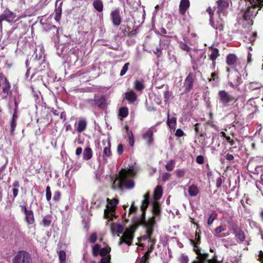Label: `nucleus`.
I'll use <instances>...</instances> for the list:
<instances>
[{
  "instance_id": "obj_49",
  "label": "nucleus",
  "mask_w": 263,
  "mask_h": 263,
  "mask_svg": "<svg viewBox=\"0 0 263 263\" xmlns=\"http://www.w3.org/2000/svg\"><path fill=\"white\" fill-rule=\"evenodd\" d=\"M175 173L177 177H182L185 174V170L183 169H179L175 171Z\"/></svg>"
},
{
  "instance_id": "obj_45",
  "label": "nucleus",
  "mask_w": 263,
  "mask_h": 263,
  "mask_svg": "<svg viewBox=\"0 0 263 263\" xmlns=\"http://www.w3.org/2000/svg\"><path fill=\"white\" fill-rule=\"evenodd\" d=\"M100 249V246L99 244H96L92 248V254L95 256L98 255L99 250Z\"/></svg>"
},
{
  "instance_id": "obj_38",
  "label": "nucleus",
  "mask_w": 263,
  "mask_h": 263,
  "mask_svg": "<svg viewBox=\"0 0 263 263\" xmlns=\"http://www.w3.org/2000/svg\"><path fill=\"white\" fill-rule=\"evenodd\" d=\"M153 212L154 213V216L155 217L156 215H158L159 214L160 212V207L159 204L155 202L153 203Z\"/></svg>"
},
{
  "instance_id": "obj_21",
  "label": "nucleus",
  "mask_w": 263,
  "mask_h": 263,
  "mask_svg": "<svg viewBox=\"0 0 263 263\" xmlns=\"http://www.w3.org/2000/svg\"><path fill=\"white\" fill-rule=\"evenodd\" d=\"M125 98L129 103H133L137 100V96L133 90H130L125 93Z\"/></svg>"
},
{
  "instance_id": "obj_54",
  "label": "nucleus",
  "mask_w": 263,
  "mask_h": 263,
  "mask_svg": "<svg viewBox=\"0 0 263 263\" xmlns=\"http://www.w3.org/2000/svg\"><path fill=\"white\" fill-rule=\"evenodd\" d=\"M184 135V132H183V130L180 129V128H178L176 130V132H175V136L177 137H182L183 135Z\"/></svg>"
},
{
  "instance_id": "obj_36",
  "label": "nucleus",
  "mask_w": 263,
  "mask_h": 263,
  "mask_svg": "<svg viewBox=\"0 0 263 263\" xmlns=\"http://www.w3.org/2000/svg\"><path fill=\"white\" fill-rule=\"evenodd\" d=\"M201 125V124L200 123H196L194 125V130L197 134H198L200 135V137H204L206 136V133L202 131V129H200L199 127Z\"/></svg>"
},
{
  "instance_id": "obj_34",
  "label": "nucleus",
  "mask_w": 263,
  "mask_h": 263,
  "mask_svg": "<svg viewBox=\"0 0 263 263\" xmlns=\"http://www.w3.org/2000/svg\"><path fill=\"white\" fill-rule=\"evenodd\" d=\"M62 3H61L59 7L56 8L55 9V16L54 19L56 21L59 22L61 19V16L62 14V8L61 6Z\"/></svg>"
},
{
  "instance_id": "obj_57",
  "label": "nucleus",
  "mask_w": 263,
  "mask_h": 263,
  "mask_svg": "<svg viewBox=\"0 0 263 263\" xmlns=\"http://www.w3.org/2000/svg\"><path fill=\"white\" fill-rule=\"evenodd\" d=\"M225 228H223V226H220L216 228L215 230L216 234H218L220 233L221 232L225 231Z\"/></svg>"
},
{
  "instance_id": "obj_47",
  "label": "nucleus",
  "mask_w": 263,
  "mask_h": 263,
  "mask_svg": "<svg viewBox=\"0 0 263 263\" xmlns=\"http://www.w3.org/2000/svg\"><path fill=\"white\" fill-rule=\"evenodd\" d=\"M46 197L47 201H50L51 198V192L49 186H47L46 189Z\"/></svg>"
},
{
  "instance_id": "obj_63",
  "label": "nucleus",
  "mask_w": 263,
  "mask_h": 263,
  "mask_svg": "<svg viewBox=\"0 0 263 263\" xmlns=\"http://www.w3.org/2000/svg\"><path fill=\"white\" fill-rule=\"evenodd\" d=\"M137 210V208L134 205V202H133L129 209V213L131 214L135 213Z\"/></svg>"
},
{
  "instance_id": "obj_51",
  "label": "nucleus",
  "mask_w": 263,
  "mask_h": 263,
  "mask_svg": "<svg viewBox=\"0 0 263 263\" xmlns=\"http://www.w3.org/2000/svg\"><path fill=\"white\" fill-rule=\"evenodd\" d=\"M111 257L110 255H108L106 256H103L100 263H109Z\"/></svg>"
},
{
  "instance_id": "obj_61",
  "label": "nucleus",
  "mask_w": 263,
  "mask_h": 263,
  "mask_svg": "<svg viewBox=\"0 0 263 263\" xmlns=\"http://www.w3.org/2000/svg\"><path fill=\"white\" fill-rule=\"evenodd\" d=\"M138 29H136L135 30H133L130 32H128L127 33V36L130 37V36H136L137 33H138Z\"/></svg>"
},
{
  "instance_id": "obj_1",
  "label": "nucleus",
  "mask_w": 263,
  "mask_h": 263,
  "mask_svg": "<svg viewBox=\"0 0 263 263\" xmlns=\"http://www.w3.org/2000/svg\"><path fill=\"white\" fill-rule=\"evenodd\" d=\"M134 165H129L128 169L122 168L117 175L116 180L113 182L111 188L114 190L119 189L122 190L123 189H131L134 186V182L133 177L135 174L133 168Z\"/></svg>"
},
{
  "instance_id": "obj_26",
  "label": "nucleus",
  "mask_w": 263,
  "mask_h": 263,
  "mask_svg": "<svg viewBox=\"0 0 263 263\" xmlns=\"http://www.w3.org/2000/svg\"><path fill=\"white\" fill-rule=\"evenodd\" d=\"M92 5L95 10L99 12L103 10V3L101 0H94Z\"/></svg>"
},
{
  "instance_id": "obj_59",
  "label": "nucleus",
  "mask_w": 263,
  "mask_h": 263,
  "mask_svg": "<svg viewBox=\"0 0 263 263\" xmlns=\"http://www.w3.org/2000/svg\"><path fill=\"white\" fill-rule=\"evenodd\" d=\"M170 176H171V174L170 173H165L163 174V175H162V180L163 181H166V180H168Z\"/></svg>"
},
{
  "instance_id": "obj_11",
  "label": "nucleus",
  "mask_w": 263,
  "mask_h": 263,
  "mask_svg": "<svg viewBox=\"0 0 263 263\" xmlns=\"http://www.w3.org/2000/svg\"><path fill=\"white\" fill-rule=\"evenodd\" d=\"M30 261L29 254L24 251H19L13 258V263H29Z\"/></svg>"
},
{
  "instance_id": "obj_9",
  "label": "nucleus",
  "mask_w": 263,
  "mask_h": 263,
  "mask_svg": "<svg viewBox=\"0 0 263 263\" xmlns=\"http://www.w3.org/2000/svg\"><path fill=\"white\" fill-rule=\"evenodd\" d=\"M16 17V14L6 8L0 15V29L3 28V22L5 21L8 23H14V19Z\"/></svg>"
},
{
  "instance_id": "obj_39",
  "label": "nucleus",
  "mask_w": 263,
  "mask_h": 263,
  "mask_svg": "<svg viewBox=\"0 0 263 263\" xmlns=\"http://www.w3.org/2000/svg\"><path fill=\"white\" fill-rule=\"evenodd\" d=\"M172 92L170 91L168 89L165 91L163 94L164 101L165 102H169L170 98L172 97Z\"/></svg>"
},
{
  "instance_id": "obj_2",
  "label": "nucleus",
  "mask_w": 263,
  "mask_h": 263,
  "mask_svg": "<svg viewBox=\"0 0 263 263\" xmlns=\"http://www.w3.org/2000/svg\"><path fill=\"white\" fill-rule=\"evenodd\" d=\"M249 3L243 17L246 21L251 20L256 15L263 6V0H245Z\"/></svg>"
},
{
  "instance_id": "obj_56",
  "label": "nucleus",
  "mask_w": 263,
  "mask_h": 263,
  "mask_svg": "<svg viewBox=\"0 0 263 263\" xmlns=\"http://www.w3.org/2000/svg\"><path fill=\"white\" fill-rule=\"evenodd\" d=\"M51 222V220L47 217H45L43 220V224L45 227L49 226Z\"/></svg>"
},
{
  "instance_id": "obj_53",
  "label": "nucleus",
  "mask_w": 263,
  "mask_h": 263,
  "mask_svg": "<svg viewBox=\"0 0 263 263\" xmlns=\"http://www.w3.org/2000/svg\"><path fill=\"white\" fill-rule=\"evenodd\" d=\"M224 158L229 161H231L233 160L234 159V156L232 154H230L229 153H225Z\"/></svg>"
},
{
  "instance_id": "obj_30",
  "label": "nucleus",
  "mask_w": 263,
  "mask_h": 263,
  "mask_svg": "<svg viewBox=\"0 0 263 263\" xmlns=\"http://www.w3.org/2000/svg\"><path fill=\"white\" fill-rule=\"evenodd\" d=\"M134 88L138 91H141L145 88L143 81L136 80L134 83Z\"/></svg>"
},
{
  "instance_id": "obj_32",
  "label": "nucleus",
  "mask_w": 263,
  "mask_h": 263,
  "mask_svg": "<svg viewBox=\"0 0 263 263\" xmlns=\"http://www.w3.org/2000/svg\"><path fill=\"white\" fill-rule=\"evenodd\" d=\"M162 194V188L161 186L158 185L154 191V197L155 200L160 198Z\"/></svg>"
},
{
  "instance_id": "obj_22",
  "label": "nucleus",
  "mask_w": 263,
  "mask_h": 263,
  "mask_svg": "<svg viewBox=\"0 0 263 263\" xmlns=\"http://www.w3.org/2000/svg\"><path fill=\"white\" fill-rule=\"evenodd\" d=\"M171 37L168 36L163 35V37L160 39L159 41V45L162 48L167 49L169 47L171 43Z\"/></svg>"
},
{
  "instance_id": "obj_4",
  "label": "nucleus",
  "mask_w": 263,
  "mask_h": 263,
  "mask_svg": "<svg viewBox=\"0 0 263 263\" xmlns=\"http://www.w3.org/2000/svg\"><path fill=\"white\" fill-rule=\"evenodd\" d=\"M134 222L137 227L142 225L146 229L147 236L145 238L151 239V236L153 232V227L155 223V216H153L147 221L144 218H137Z\"/></svg>"
},
{
  "instance_id": "obj_60",
  "label": "nucleus",
  "mask_w": 263,
  "mask_h": 263,
  "mask_svg": "<svg viewBox=\"0 0 263 263\" xmlns=\"http://www.w3.org/2000/svg\"><path fill=\"white\" fill-rule=\"evenodd\" d=\"M124 148L122 144H119L117 147V152L119 155H121L123 152Z\"/></svg>"
},
{
  "instance_id": "obj_64",
  "label": "nucleus",
  "mask_w": 263,
  "mask_h": 263,
  "mask_svg": "<svg viewBox=\"0 0 263 263\" xmlns=\"http://www.w3.org/2000/svg\"><path fill=\"white\" fill-rule=\"evenodd\" d=\"M230 144H231V148H230V151L232 152H233V149L234 148H236L237 147V146L235 145V140H233L230 143Z\"/></svg>"
},
{
  "instance_id": "obj_7",
  "label": "nucleus",
  "mask_w": 263,
  "mask_h": 263,
  "mask_svg": "<svg viewBox=\"0 0 263 263\" xmlns=\"http://www.w3.org/2000/svg\"><path fill=\"white\" fill-rule=\"evenodd\" d=\"M107 201L108 203L106 206L104 210V217L109 218L112 220V217L114 216L115 212L119 201L117 199H109L107 198Z\"/></svg>"
},
{
  "instance_id": "obj_23",
  "label": "nucleus",
  "mask_w": 263,
  "mask_h": 263,
  "mask_svg": "<svg viewBox=\"0 0 263 263\" xmlns=\"http://www.w3.org/2000/svg\"><path fill=\"white\" fill-rule=\"evenodd\" d=\"M177 123V119L175 117L170 118L169 114H167V124L171 129L175 130Z\"/></svg>"
},
{
  "instance_id": "obj_25",
  "label": "nucleus",
  "mask_w": 263,
  "mask_h": 263,
  "mask_svg": "<svg viewBox=\"0 0 263 263\" xmlns=\"http://www.w3.org/2000/svg\"><path fill=\"white\" fill-rule=\"evenodd\" d=\"M211 53L209 55L210 60L216 61V59L220 55L219 50L217 48L211 47L210 48Z\"/></svg>"
},
{
  "instance_id": "obj_8",
  "label": "nucleus",
  "mask_w": 263,
  "mask_h": 263,
  "mask_svg": "<svg viewBox=\"0 0 263 263\" xmlns=\"http://www.w3.org/2000/svg\"><path fill=\"white\" fill-rule=\"evenodd\" d=\"M86 102L92 107H98L101 109H104L106 106V99L104 95L99 96L95 95L93 99H88Z\"/></svg>"
},
{
  "instance_id": "obj_31",
  "label": "nucleus",
  "mask_w": 263,
  "mask_h": 263,
  "mask_svg": "<svg viewBox=\"0 0 263 263\" xmlns=\"http://www.w3.org/2000/svg\"><path fill=\"white\" fill-rule=\"evenodd\" d=\"M25 214L26 219L28 223L32 224L34 221L33 213L32 210L27 211Z\"/></svg>"
},
{
  "instance_id": "obj_18",
  "label": "nucleus",
  "mask_w": 263,
  "mask_h": 263,
  "mask_svg": "<svg viewBox=\"0 0 263 263\" xmlns=\"http://www.w3.org/2000/svg\"><path fill=\"white\" fill-rule=\"evenodd\" d=\"M190 5L189 0H181L179 5V12L183 15L186 13Z\"/></svg>"
},
{
  "instance_id": "obj_55",
  "label": "nucleus",
  "mask_w": 263,
  "mask_h": 263,
  "mask_svg": "<svg viewBox=\"0 0 263 263\" xmlns=\"http://www.w3.org/2000/svg\"><path fill=\"white\" fill-rule=\"evenodd\" d=\"M61 198V193L59 191H56L54 193L53 199L55 201H58Z\"/></svg>"
},
{
  "instance_id": "obj_6",
  "label": "nucleus",
  "mask_w": 263,
  "mask_h": 263,
  "mask_svg": "<svg viewBox=\"0 0 263 263\" xmlns=\"http://www.w3.org/2000/svg\"><path fill=\"white\" fill-rule=\"evenodd\" d=\"M228 84L233 89L237 88L241 83L240 74L235 69L228 75Z\"/></svg>"
},
{
  "instance_id": "obj_33",
  "label": "nucleus",
  "mask_w": 263,
  "mask_h": 263,
  "mask_svg": "<svg viewBox=\"0 0 263 263\" xmlns=\"http://www.w3.org/2000/svg\"><path fill=\"white\" fill-rule=\"evenodd\" d=\"M199 193L198 187L194 185L190 186L189 189V194L191 196H195Z\"/></svg>"
},
{
  "instance_id": "obj_28",
  "label": "nucleus",
  "mask_w": 263,
  "mask_h": 263,
  "mask_svg": "<svg viewBox=\"0 0 263 263\" xmlns=\"http://www.w3.org/2000/svg\"><path fill=\"white\" fill-rule=\"evenodd\" d=\"M262 87V84L256 81L250 82L248 84V89L251 91L254 90L255 89H260Z\"/></svg>"
},
{
  "instance_id": "obj_12",
  "label": "nucleus",
  "mask_w": 263,
  "mask_h": 263,
  "mask_svg": "<svg viewBox=\"0 0 263 263\" xmlns=\"http://www.w3.org/2000/svg\"><path fill=\"white\" fill-rule=\"evenodd\" d=\"M195 251L198 257H197V260H195L193 263H218L216 259H209L208 258V254L201 253L199 250H195Z\"/></svg>"
},
{
  "instance_id": "obj_5",
  "label": "nucleus",
  "mask_w": 263,
  "mask_h": 263,
  "mask_svg": "<svg viewBox=\"0 0 263 263\" xmlns=\"http://www.w3.org/2000/svg\"><path fill=\"white\" fill-rule=\"evenodd\" d=\"M218 98L219 102L225 107L230 106L233 102L236 101L233 96L229 94L225 90H221L218 91Z\"/></svg>"
},
{
  "instance_id": "obj_3",
  "label": "nucleus",
  "mask_w": 263,
  "mask_h": 263,
  "mask_svg": "<svg viewBox=\"0 0 263 263\" xmlns=\"http://www.w3.org/2000/svg\"><path fill=\"white\" fill-rule=\"evenodd\" d=\"M11 84L5 75L0 73V97L3 99H7L9 96L12 94Z\"/></svg>"
},
{
  "instance_id": "obj_43",
  "label": "nucleus",
  "mask_w": 263,
  "mask_h": 263,
  "mask_svg": "<svg viewBox=\"0 0 263 263\" xmlns=\"http://www.w3.org/2000/svg\"><path fill=\"white\" fill-rule=\"evenodd\" d=\"M10 133L11 135H14V131L16 126V121L15 120H11L10 122Z\"/></svg>"
},
{
  "instance_id": "obj_27",
  "label": "nucleus",
  "mask_w": 263,
  "mask_h": 263,
  "mask_svg": "<svg viewBox=\"0 0 263 263\" xmlns=\"http://www.w3.org/2000/svg\"><path fill=\"white\" fill-rule=\"evenodd\" d=\"M92 156V151L90 147H88L84 149L83 153V158L84 160H89Z\"/></svg>"
},
{
  "instance_id": "obj_13",
  "label": "nucleus",
  "mask_w": 263,
  "mask_h": 263,
  "mask_svg": "<svg viewBox=\"0 0 263 263\" xmlns=\"http://www.w3.org/2000/svg\"><path fill=\"white\" fill-rule=\"evenodd\" d=\"M110 19L113 25L115 26H119L122 22V17L120 15V10L116 8L110 13Z\"/></svg>"
},
{
  "instance_id": "obj_40",
  "label": "nucleus",
  "mask_w": 263,
  "mask_h": 263,
  "mask_svg": "<svg viewBox=\"0 0 263 263\" xmlns=\"http://www.w3.org/2000/svg\"><path fill=\"white\" fill-rule=\"evenodd\" d=\"M122 237L124 239V240H132L134 237V235L133 232L130 231L126 232L123 235Z\"/></svg>"
},
{
  "instance_id": "obj_52",
  "label": "nucleus",
  "mask_w": 263,
  "mask_h": 263,
  "mask_svg": "<svg viewBox=\"0 0 263 263\" xmlns=\"http://www.w3.org/2000/svg\"><path fill=\"white\" fill-rule=\"evenodd\" d=\"M180 48L187 52H189L191 50V48L185 43H181L180 44Z\"/></svg>"
},
{
  "instance_id": "obj_44",
  "label": "nucleus",
  "mask_w": 263,
  "mask_h": 263,
  "mask_svg": "<svg viewBox=\"0 0 263 263\" xmlns=\"http://www.w3.org/2000/svg\"><path fill=\"white\" fill-rule=\"evenodd\" d=\"M130 65V63L127 62L125 63L123 66L120 73V76L121 77L124 76L127 72L129 66Z\"/></svg>"
},
{
  "instance_id": "obj_10",
  "label": "nucleus",
  "mask_w": 263,
  "mask_h": 263,
  "mask_svg": "<svg viewBox=\"0 0 263 263\" xmlns=\"http://www.w3.org/2000/svg\"><path fill=\"white\" fill-rule=\"evenodd\" d=\"M196 79V74L190 72L183 83L184 93H188L193 88V83Z\"/></svg>"
},
{
  "instance_id": "obj_42",
  "label": "nucleus",
  "mask_w": 263,
  "mask_h": 263,
  "mask_svg": "<svg viewBox=\"0 0 263 263\" xmlns=\"http://www.w3.org/2000/svg\"><path fill=\"white\" fill-rule=\"evenodd\" d=\"M110 250H111V249L109 247L103 248L100 249V252H99L100 255L102 257L106 256L107 254L110 251Z\"/></svg>"
},
{
  "instance_id": "obj_35",
  "label": "nucleus",
  "mask_w": 263,
  "mask_h": 263,
  "mask_svg": "<svg viewBox=\"0 0 263 263\" xmlns=\"http://www.w3.org/2000/svg\"><path fill=\"white\" fill-rule=\"evenodd\" d=\"M128 115V109L127 107H122L119 110V116L122 118L126 117Z\"/></svg>"
},
{
  "instance_id": "obj_58",
  "label": "nucleus",
  "mask_w": 263,
  "mask_h": 263,
  "mask_svg": "<svg viewBox=\"0 0 263 263\" xmlns=\"http://www.w3.org/2000/svg\"><path fill=\"white\" fill-rule=\"evenodd\" d=\"M196 162L199 164H201L204 162V157L202 155H199L196 158Z\"/></svg>"
},
{
  "instance_id": "obj_19",
  "label": "nucleus",
  "mask_w": 263,
  "mask_h": 263,
  "mask_svg": "<svg viewBox=\"0 0 263 263\" xmlns=\"http://www.w3.org/2000/svg\"><path fill=\"white\" fill-rule=\"evenodd\" d=\"M217 3L218 4L217 13L219 14L223 13V11L229 6V3L227 0H218Z\"/></svg>"
},
{
  "instance_id": "obj_37",
  "label": "nucleus",
  "mask_w": 263,
  "mask_h": 263,
  "mask_svg": "<svg viewBox=\"0 0 263 263\" xmlns=\"http://www.w3.org/2000/svg\"><path fill=\"white\" fill-rule=\"evenodd\" d=\"M107 144H108V146L107 147H105L104 148L103 155H104V156L108 157L111 154V151H110L111 143H110V141L109 140H108Z\"/></svg>"
},
{
  "instance_id": "obj_41",
  "label": "nucleus",
  "mask_w": 263,
  "mask_h": 263,
  "mask_svg": "<svg viewBox=\"0 0 263 263\" xmlns=\"http://www.w3.org/2000/svg\"><path fill=\"white\" fill-rule=\"evenodd\" d=\"M60 263H65L66 260V253L64 251H60L59 253Z\"/></svg>"
},
{
  "instance_id": "obj_48",
  "label": "nucleus",
  "mask_w": 263,
  "mask_h": 263,
  "mask_svg": "<svg viewBox=\"0 0 263 263\" xmlns=\"http://www.w3.org/2000/svg\"><path fill=\"white\" fill-rule=\"evenodd\" d=\"M97 239V236L96 233L94 232L90 235L89 241L90 243H93L96 242Z\"/></svg>"
},
{
  "instance_id": "obj_24",
  "label": "nucleus",
  "mask_w": 263,
  "mask_h": 263,
  "mask_svg": "<svg viewBox=\"0 0 263 263\" xmlns=\"http://www.w3.org/2000/svg\"><path fill=\"white\" fill-rule=\"evenodd\" d=\"M148 203H149L148 199L146 195H144V199L143 200L142 204L141 205V209L142 211V217H141L140 218H144L145 219V210H146V209L148 206Z\"/></svg>"
},
{
  "instance_id": "obj_46",
  "label": "nucleus",
  "mask_w": 263,
  "mask_h": 263,
  "mask_svg": "<svg viewBox=\"0 0 263 263\" xmlns=\"http://www.w3.org/2000/svg\"><path fill=\"white\" fill-rule=\"evenodd\" d=\"M211 78H208V81L211 82L212 81L217 80L219 79L218 73L216 71L211 73Z\"/></svg>"
},
{
  "instance_id": "obj_14",
  "label": "nucleus",
  "mask_w": 263,
  "mask_h": 263,
  "mask_svg": "<svg viewBox=\"0 0 263 263\" xmlns=\"http://www.w3.org/2000/svg\"><path fill=\"white\" fill-rule=\"evenodd\" d=\"M210 22L211 26L217 30L219 31H222L224 28V21L222 18L219 17L215 21L213 20V18H210Z\"/></svg>"
},
{
  "instance_id": "obj_16",
  "label": "nucleus",
  "mask_w": 263,
  "mask_h": 263,
  "mask_svg": "<svg viewBox=\"0 0 263 263\" xmlns=\"http://www.w3.org/2000/svg\"><path fill=\"white\" fill-rule=\"evenodd\" d=\"M87 122L85 119H80L75 124L76 130L78 133L83 132L87 127Z\"/></svg>"
},
{
  "instance_id": "obj_20",
  "label": "nucleus",
  "mask_w": 263,
  "mask_h": 263,
  "mask_svg": "<svg viewBox=\"0 0 263 263\" xmlns=\"http://www.w3.org/2000/svg\"><path fill=\"white\" fill-rule=\"evenodd\" d=\"M143 138L146 141L148 145H151L153 143V132L149 129L143 135Z\"/></svg>"
},
{
  "instance_id": "obj_50",
  "label": "nucleus",
  "mask_w": 263,
  "mask_h": 263,
  "mask_svg": "<svg viewBox=\"0 0 263 263\" xmlns=\"http://www.w3.org/2000/svg\"><path fill=\"white\" fill-rule=\"evenodd\" d=\"M216 213H212L209 217L208 220V224L209 225H211L212 224L213 221L216 218Z\"/></svg>"
},
{
  "instance_id": "obj_29",
  "label": "nucleus",
  "mask_w": 263,
  "mask_h": 263,
  "mask_svg": "<svg viewBox=\"0 0 263 263\" xmlns=\"http://www.w3.org/2000/svg\"><path fill=\"white\" fill-rule=\"evenodd\" d=\"M111 229L112 232H116L118 234L122 233L124 231L123 227L122 225L117 223L112 224Z\"/></svg>"
},
{
  "instance_id": "obj_15",
  "label": "nucleus",
  "mask_w": 263,
  "mask_h": 263,
  "mask_svg": "<svg viewBox=\"0 0 263 263\" xmlns=\"http://www.w3.org/2000/svg\"><path fill=\"white\" fill-rule=\"evenodd\" d=\"M239 59L238 57L233 53L229 54L226 57L227 64L232 67H234L237 64Z\"/></svg>"
},
{
  "instance_id": "obj_62",
  "label": "nucleus",
  "mask_w": 263,
  "mask_h": 263,
  "mask_svg": "<svg viewBox=\"0 0 263 263\" xmlns=\"http://www.w3.org/2000/svg\"><path fill=\"white\" fill-rule=\"evenodd\" d=\"M162 47L157 48L155 51H154V54L156 55L158 58H159L162 55Z\"/></svg>"
},
{
  "instance_id": "obj_17",
  "label": "nucleus",
  "mask_w": 263,
  "mask_h": 263,
  "mask_svg": "<svg viewBox=\"0 0 263 263\" xmlns=\"http://www.w3.org/2000/svg\"><path fill=\"white\" fill-rule=\"evenodd\" d=\"M233 230L235 237L240 242H242L245 240L246 235L245 232L240 228L237 227H233Z\"/></svg>"
}]
</instances>
